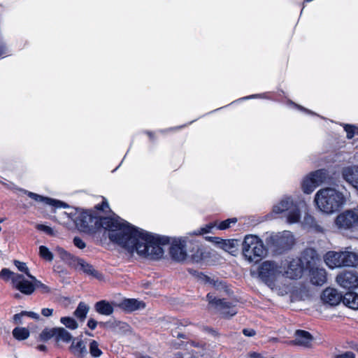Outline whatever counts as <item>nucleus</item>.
Instances as JSON below:
<instances>
[{
  "mask_svg": "<svg viewBox=\"0 0 358 358\" xmlns=\"http://www.w3.org/2000/svg\"><path fill=\"white\" fill-rule=\"evenodd\" d=\"M108 209V203L103 200L101 204L95 206L94 211L79 213L74 220L76 227L86 233H94L103 228L110 241L131 255L136 253L150 259H159L163 257L164 250L161 243L164 238L136 228L118 216L104 217L102 213Z\"/></svg>",
  "mask_w": 358,
  "mask_h": 358,
  "instance_id": "nucleus-1",
  "label": "nucleus"
},
{
  "mask_svg": "<svg viewBox=\"0 0 358 358\" xmlns=\"http://www.w3.org/2000/svg\"><path fill=\"white\" fill-rule=\"evenodd\" d=\"M315 202L321 211L329 214L339 210L345 203V198L342 193L327 187L321 189L316 193Z\"/></svg>",
  "mask_w": 358,
  "mask_h": 358,
  "instance_id": "nucleus-2",
  "label": "nucleus"
},
{
  "mask_svg": "<svg viewBox=\"0 0 358 358\" xmlns=\"http://www.w3.org/2000/svg\"><path fill=\"white\" fill-rule=\"evenodd\" d=\"M316 256L313 250H306L301 258L292 259L282 266V275L290 279H298L302 276L303 270L310 266Z\"/></svg>",
  "mask_w": 358,
  "mask_h": 358,
  "instance_id": "nucleus-3",
  "label": "nucleus"
},
{
  "mask_svg": "<svg viewBox=\"0 0 358 358\" xmlns=\"http://www.w3.org/2000/svg\"><path fill=\"white\" fill-rule=\"evenodd\" d=\"M242 254L248 262L257 263L266 255V250L258 236L249 234L242 243Z\"/></svg>",
  "mask_w": 358,
  "mask_h": 358,
  "instance_id": "nucleus-4",
  "label": "nucleus"
},
{
  "mask_svg": "<svg viewBox=\"0 0 358 358\" xmlns=\"http://www.w3.org/2000/svg\"><path fill=\"white\" fill-rule=\"evenodd\" d=\"M326 265L331 269L354 266L358 263V255L347 248L345 251H329L324 256Z\"/></svg>",
  "mask_w": 358,
  "mask_h": 358,
  "instance_id": "nucleus-5",
  "label": "nucleus"
},
{
  "mask_svg": "<svg viewBox=\"0 0 358 358\" xmlns=\"http://www.w3.org/2000/svg\"><path fill=\"white\" fill-rule=\"evenodd\" d=\"M258 277L272 289H277L283 277L282 267L274 262L265 261L258 267Z\"/></svg>",
  "mask_w": 358,
  "mask_h": 358,
  "instance_id": "nucleus-6",
  "label": "nucleus"
},
{
  "mask_svg": "<svg viewBox=\"0 0 358 358\" xmlns=\"http://www.w3.org/2000/svg\"><path fill=\"white\" fill-rule=\"evenodd\" d=\"M273 212L275 214H282L289 224L299 222L301 216L299 204L289 196L282 198L274 205Z\"/></svg>",
  "mask_w": 358,
  "mask_h": 358,
  "instance_id": "nucleus-7",
  "label": "nucleus"
},
{
  "mask_svg": "<svg viewBox=\"0 0 358 358\" xmlns=\"http://www.w3.org/2000/svg\"><path fill=\"white\" fill-rule=\"evenodd\" d=\"M328 173L325 169H319L310 172L301 180V186L303 193L311 194L318 186L323 184L327 179Z\"/></svg>",
  "mask_w": 358,
  "mask_h": 358,
  "instance_id": "nucleus-8",
  "label": "nucleus"
},
{
  "mask_svg": "<svg viewBox=\"0 0 358 358\" xmlns=\"http://www.w3.org/2000/svg\"><path fill=\"white\" fill-rule=\"evenodd\" d=\"M206 297L210 307L219 312L222 317L228 318L236 314V310L230 303L217 299L212 293H208Z\"/></svg>",
  "mask_w": 358,
  "mask_h": 358,
  "instance_id": "nucleus-9",
  "label": "nucleus"
},
{
  "mask_svg": "<svg viewBox=\"0 0 358 358\" xmlns=\"http://www.w3.org/2000/svg\"><path fill=\"white\" fill-rule=\"evenodd\" d=\"M336 224L340 229H356L358 227V210L353 209L344 211L337 216Z\"/></svg>",
  "mask_w": 358,
  "mask_h": 358,
  "instance_id": "nucleus-10",
  "label": "nucleus"
},
{
  "mask_svg": "<svg viewBox=\"0 0 358 358\" xmlns=\"http://www.w3.org/2000/svg\"><path fill=\"white\" fill-rule=\"evenodd\" d=\"M186 243L187 238L185 237H180L173 239L170 248V255L173 259L177 262H182L186 259Z\"/></svg>",
  "mask_w": 358,
  "mask_h": 358,
  "instance_id": "nucleus-11",
  "label": "nucleus"
},
{
  "mask_svg": "<svg viewBox=\"0 0 358 358\" xmlns=\"http://www.w3.org/2000/svg\"><path fill=\"white\" fill-rule=\"evenodd\" d=\"M336 282L346 289L358 287V274L353 271H343L336 276Z\"/></svg>",
  "mask_w": 358,
  "mask_h": 358,
  "instance_id": "nucleus-12",
  "label": "nucleus"
},
{
  "mask_svg": "<svg viewBox=\"0 0 358 358\" xmlns=\"http://www.w3.org/2000/svg\"><path fill=\"white\" fill-rule=\"evenodd\" d=\"M321 299L324 303L334 306L343 301V296L336 289L328 287L323 291Z\"/></svg>",
  "mask_w": 358,
  "mask_h": 358,
  "instance_id": "nucleus-13",
  "label": "nucleus"
},
{
  "mask_svg": "<svg viewBox=\"0 0 358 358\" xmlns=\"http://www.w3.org/2000/svg\"><path fill=\"white\" fill-rule=\"evenodd\" d=\"M13 287L21 293L30 295L34 292V282L25 280L23 275L15 276Z\"/></svg>",
  "mask_w": 358,
  "mask_h": 358,
  "instance_id": "nucleus-14",
  "label": "nucleus"
},
{
  "mask_svg": "<svg viewBox=\"0 0 358 358\" xmlns=\"http://www.w3.org/2000/svg\"><path fill=\"white\" fill-rule=\"evenodd\" d=\"M22 192H23L24 194H27L29 197L32 199L33 200L36 201V202H42L47 205L54 206L56 208H66L68 205L62 201H60L59 200H56L54 199H51L49 197H45L41 196L39 194H37L36 193L29 192L24 189H22Z\"/></svg>",
  "mask_w": 358,
  "mask_h": 358,
  "instance_id": "nucleus-15",
  "label": "nucleus"
},
{
  "mask_svg": "<svg viewBox=\"0 0 358 358\" xmlns=\"http://www.w3.org/2000/svg\"><path fill=\"white\" fill-rule=\"evenodd\" d=\"M343 179L358 191V166L345 167L342 171Z\"/></svg>",
  "mask_w": 358,
  "mask_h": 358,
  "instance_id": "nucleus-16",
  "label": "nucleus"
},
{
  "mask_svg": "<svg viewBox=\"0 0 358 358\" xmlns=\"http://www.w3.org/2000/svg\"><path fill=\"white\" fill-rule=\"evenodd\" d=\"M76 268L81 270L85 274L90 275L96 279L101 280L103 279V276L102 273H99L96 271L93 266L86 262L85 260L82 259H77L76 260Z\"/></svg>",
  "mask_w": 358,
  "mask_h": 358,
  "instance_id": "nucleus-17",
  "label": "nucleus"
},
{
  "mask_svg": "<svg viewBox=\"0 0 358 358\" xmlns=\"http://www.w3.org/2000/svg\"><path fill=\"white\" fill-rule=\"evenodd\" d=\"M313 341V336L308 331L297 330L294 334V340L292 343L304 348H310Z\"/></svg>",
  "mask_w": 358,
  "mask_h": 358,
  "instance_id": "nucleus-18",
  "label": "nucleus"
},
{
  "mask_svg": "<svg viewBox=\"0 0 358 358\" xmlns=\"http://www.w3.org/2000/svg\"><path fill=\"white\" fill-rule=\"evenodd\" d=\"M69 350L73 355L78 358H83L87 353L85 343L79 338L72 340Z\"/></svg>",
  "mask_w": 358,
  "mask_h": 358,
  "instance_id": "nucleus-19",
  "label": "nucleus"
},
{
  "mask_svg": "<svg viewBox=\"0 0 358 358\" xmlns=\"http://www.w3.org/2000/svg\"><path fill=\"white\" fill-rule=\"evenodd\" d=\"M310 281L316 285H322L327 282V272L324 268H314L310 270Z\"/></svg>",
  "mask_w": 358,
  "mask_h": 358,
  "instance_id": "nucleus-20",
  "label": "nucleus"
},
{
  "mask_svg": "<svg viewBox=\"0 0 358 358\" xmlns=\"http://www.w3.org/2000/svg\"><path fill=\"white\" fill-rule=\"evenodd\" d=\"M120 306L124 310L131 312L143 309L145 306V303L141 301H138L135 299H127L123 300L121 302Z\"/></svg>",
  "mask_w": 358,
  "mask_h": 358,
  "instance_id": "nucleus-21",
  "label": "nucleus"
},
{
  "mask_svg": "<svg viewBox=\"0 0 358 358\" xmlns=\"http://www.w3.org/2000/svg\"><path fill=\"white\" fill-rule=\"evenodd\" d=\"M202 280L204 282L205 285L212 288H215V289L220 291L224 290L227 292L226 284L223 281L219 280L217 278L204 275Z\"/></svg>",
  "mask_w": 358,
  "mask_h": 358,
  "instance_id": "nucleus-22",
  "label": "nucleus"
},
{
  "mask_svg": "<svg viewBox=\"0 0 358 358\" xmlns=\"http://www.w3.org/2000/svg\"><path fill=\"white\" fill-rule=\"evenodd\" d=\"M94 308L97 313L103 315H110L113 313L112 304L104 300L96 303Z\"/></svg>",
  "mask_w": 358,
  "mask_h": 358,
  "instance_id": "nucleus-23",
  "label": "nucleus"
},
{
  "mask_svg": "<svg viewBox=\"0 0 358 358\" xmlns=\"http://www.w3.org/2000/svg\"><path fill=\"white\" fill-rule=\"evenodd\" d=\"M343 303L354 310H358V294L355 292L346 293L343 296Z\"/></svg>",
  "mask_w": 358,
  "mask_h": 358,
  "instance_id": "nucleus-24",
  "label": "nucleus"
},
{
  "mask_svg": "<svg viewBox=\"0 0 358 358\" xmlns=\"http://www.w3.org/2000/svg\"><path fill=\"white\" fill-rule=\"evenodd\" d=\"M90 307L84 302H80L74 311V315L80 321L83 322L89 312Z\"/></svg>",
  "mask_w": 358,
  "mask_h": 358,
  "instance_id": "nucleus-25",
  "label": "nucleus"
},
{
  "mask_svg": "<svg viewBox=\"0 0 358 358\" xmlns=\"http://www.w3.org/2000/svg\"><path fill=\"white\" fill-rule=\"evenodd\" d=\"M278 243L284 247H289L294 243V237L289 231H284L278 238Z\"/></svg>",
  "mask_w": 358,
  "mask_h": 358,
  "instance_id": "nucleus-26",
  "label": "nucleus"
},
{
  "mask_svg": "<svg viewBox=\"0 0 358 358\" xmlns=\"http://www.w3.org/2000/svg\"><path fill=\"white\" fill-rule=\"evenodd\" d=\"M55 340L59 341H63L65 343H69L72 340L71 334L64 328H57L56 330V336Z\"/></svg>",
  "mask_w": 358,
  "mask_h": 358,
  "instance_id": "nucleus-27",
  "label": "nucleus"
},
{
  "mask_svg": "<svg viewBox=\"0 0 358 358\" xmlns=\"http://www.w3.org/2000/svg\"><path fill=\"white\" fill-rule=\"evenodd\" d=\"M13 336L18 341H23L29 336V331L24 327H16L13 330Z\"/></svg>",
  "mask_w": 358,
  "mask_h": 358,
  "instance_id": "nucleus-28",
  "label": "nucleus"
},
{
  "mask_svg": "<svg viewBox=\"0 0 358 358\" xmlns=\"http://www.w3.org/2000/svg\"><path fill=\"white\" fill-rule=\"evenodd\" d=\"M90 354L92 357L97 358L102 355L103 352L99 348L98 342L95 340H92L89 344Z\"/></svg>",
  "mask_w": 358,
  "mask_h": 358,
  "instance_id": "nucleus-29",
  "label": "nucleus"
},
{
  "mask_svg": "<svg viewBox=\"0 0 358 358\" xmlns=\"http://www.w3.org/2000/svg\"><path fill=\"white\" fill-rule=\"evenodd\" d=\"M20 275V274L19 273L12 272L11 271L6 268L1 269V271H0V278L5 281H8L9 280H11L12 285L14 283V279L15 278V276Z\"/></svg>",
  "mask_w": 358,
  "mask_h": 358,
  "instance_id": "nucleus-30",
  "label": "nucleus"
},
{
  "mask_svg": "<svg viewBox=\"0 0 358 358\" xmlns=\"http://www.w3.org/2000/svg\"><path fill=\"white\" fill-rule=\"evenodd\" d=\"M60 322L64 324L66 328L75 330L78 327V322L71 317H62L60 318Z\"/></svg>",
  "mask_w": 358,
  "mask_h": 358,
  "instance_id": "nucleus-31",
  "label": "nucleus"
},
{
  "mask_svg": "<svg viewBox=\"0 0 358 358\" xmlns=\"http://www.w3.org/2000/svg\"><path fill=\"white\" fill-rule=\"evenodd\" d=\"M29 278L31 279L34 282V289L36 288L38 289L43 294H48L50 292V287L41 281L38 280L34 276L29 275Z\"/></svg>",
  "mask_w": 358,
  "mask_h": 358,
  "instance_id": "nucleus-32",
  "label": "nucleus"
},
{
  "mask_svg": "<svg viewBox=\"0 0 358 358\" xmlns=\"http://www.w3.org/2000/svg\"><path fill=\"white\" fill-rule=\"evenodd\" d=\"M56 330L57 328H52L48 329L46 328L42 331V332L40 334V338L42 341H48L51 338H55L56 336Z\"/></svg>",
  "mask_w": 358,
  "mask_h": 358,
  "instance_id": "nucleus-33",
  "label": "nucleus"
},
{
  "mask_svg": "<svg viewBox=\"0 0 358 358\" xmlns=\"http://www.w3.org/2000/svg\"><path fill=\"white\" fill-rule=\"evenodd\" d=\"M39 255L40 256L46 261L52 262L53 260V254L49 250V249L41 245L39 247Z\"/></svg>",
  "mask_w": 358,
  "mask_h": 358,
  "instance_id": "nucleus-34",
  "label": "nucleus"
},
{
  "mask_svg": "<svg viewBox=\"0 0 358 358\" xmlns=\"http://www.w3.org/2000/svg\"><path fill=\"white\" fill-rule=\"evenodd\" d=\"M237 222L236 218H229L226 220L217 223V227L218 229L224 230L230 227L231 224H235Z\"/></svg>",
  "mask_w": 358,
  "mask_h": 358,
  "instance_id": "nucleus-35",
  "label": "nucleus"
},
{
  "mask_svg": "<svg viewBox=\"0 0 358 358\" xmlns=\"http://www.w3.org/2000/svg\"><path fill=\"white\" fill-rule=\"evenodd\" d=\"M217 226V222L209 223L206 224L205 227L200 228L198 231H195L193 232V234L195 235H202L207 233H209L213 228Z\"/></svg>",
  "mask_w": 358,
  "mask_h": 358,
  "instance_id": "nucleus-36",
  "label": "nucleus"
},
{
  "mask_svg": "<svg viewBox=\"0 0 358 358\" xmlns=\"http://www.w3.org/2000/svg\"><path fill=\"white\" fill-rule=\"evenodd\" d=\"M344 129L347 133L348 138H352L356 134H358V129L352 125L345 124Z\"/></svg>",
  "mask_w": 358,
  "mask_h": 358,
  "instance_id": "nucleus-37",
  "label": "nucleus"
},
{
  "mask_svg": "<svg viewBox=\"0 0 358 358\" xmlns=\"http://www.w3.org/2000/svg\"><path fill=\"white\" fill-rule=\"evenodd\" d=\"M36 228L38 230L41 231L48 235L52 236H55V231H54V229L52 228H51L49 226H46V225L42 224H38L36 226Z\"/></svg>",
  "mask_w": 358,
  "mask_h": 358,
  "instance_id": "nucleus-38",
  "label": "nucleus"
},
{
  "mask_svg": "<svg viewBox=\"0 0 358 358\" xmlns=\"http://www.w3.org/2000/svg\"><path fill=\"white\" fill-rule=\"evenodd\" d=\"M14 264L16 266V267L18 268L19 271L24 272L29 278V275H31L29 273V269L25 263L21 262L17 260H15Z\"/></svg>",
  "mask_w": 358,
  "mask_h": 358,
  "instance_id": "nucleus-39",
  "label": "nucleus"
},
{
  "mask_svg": "<svg viewBox=\"0 0 358 358\" xmlns=\"http://www.w3.org/2000/svg\"><path fill=\"white\" fill-rule=\"evenodd\" d=\"M73 243L77 248L80 249H83L86 246L85 242L79 237H75L73 238Z\"/></svg>",
  "mask_w": 358,
  "mask_h": 358,
  "instance_id": "nucleus-40",
  "label": "nucleus"
},
{
  "mask_svg": "<svg viewBox=\"0 0 358 358\" xmlns=\"http://www.w3.org/2000/svg\"><path fill=\"white\" fill-rule=\"evenodd\" d=\"M54 310L52 308H45L41 310V314L44 317H50L52 315Z\"/></svg>",
  "mask_w": 358,
  "mask_h": 358,
  "instance_id": "nucleus-41",
  "label": "nucleus"
},
{
  "mask_svg": "<svg viewBox=\"0 0 358 358\" xmlns=\"http://www.w3.org/2000/svg\"><path fill=\"white\" fill-rule=\"evenodd\" d=\"M335 358H355V355L352 352H347L341 355H338Z\"/></svg>",
  "mask_w": 358,
  "mask_h": 358,
  "instance_id": "nucleus-42",
  "label": "nucleus"
},
{
  "mask_svg": "<svg viewBox=\"0 0 358 358\" xmlns=\"http://www.w3.org/2000/svg\"><path fill=\"white\" fill-rule=\"evenodd\" d=\"M223 243H222V248L225 250H229L231 249V248L234 247V245H233V242L228 240V241H222Z\"/></svg>",
  "mask_w": 358,
  "mask_h": 358,
  "instance_id": "nucleus-43",
  "label": "nucleus"
},
{
  "mask_svg": "<svg viewBox=\"0 0 358 358\" xmlns=\"http://www.w3.org/2000/svg\"><path fill=\"white\" fill-rule=\"evenodd\" d=\"M57 251L62 259H67L69 256V254L62 248H57Z\"/></svg>",
  "mask_w": 358,
  "mask_h": 358,
  "instance_id": "nucleus-44",
  "label": "nucleus"
},
{
  "mask_svg": "<svg viewBox=\"0 0 358 358\" xmlns=\"http://www.w3.org/2000/svg\"><path fill=\"white\" fill-rule=\"evenodd\" d=\"M24 315L23 314V311L20 313L15 314L13 316V320L17 324H21L22 323V317Z\"/></svg>",
  "mask_w": 358,
  "mask_h": 358,
  "instance_id": "nucleus-45",
  "label": "nucleus"
},
{
  "mask_svg": "<svg viewBox=\"0 0 358 358\" xmlns=\"http://www.w3.org/2000/svg\"><path fill=\"white\" fill-rule=\"evenodd\" d=\"M243 334L245 336L252 337V336H254L256 333H255V331L252 329H244L243 330Z\"/></svg>",
  "mask_w": 358,
  "mask_h": 358,
  "instance_id": "nucleus-46",
  "label": "nucleus"
},
{
  "mask_svg": "<svg viewBox=\"0 0 358 358\" xmlns=\"http://www.w3.org/2000/svg\"><path fill=\"white\" fill-rule=\"evenodd\" d=\"M23 314H24V315H27L31 318H34V319H36V320H38L39 319V315L36 313H34V312H27V311H23Z\"/></svg>",
  "mask_w": 358,
  "mask_h": 358,
  "instance_id": "nucleus-47",
  "label": "nucleus"
},
{
  "mask_svg": "<svg viewBox=\"0 0 358 358\" xmlns=\"http://www.w3.org/2000/svg\"><path fill=\"white\" fill-rule=\"evenodd\" d=\"M87 326L92 330L94 329L97 326V322L92 318L89 319Z\"/></svg>",
  "mask_w": 358,
  "mask_h": 358,
  "instance_id": "nucleus-48",
  "label": "nucleus"
},
{
  "mask_svg": "<svg viewBox=\"0 0 358 358\" xmlns=\"http://www.w3.org/2000/svg\"><path fill=\"white\" fill-rule=\"evenodd\" d=\"M304 222L306 224H313L314 222V219L311 215H306L304 217Z\"/></svg>",
  "mask_w": 358,
  "mask_h": 358,
  "instance_id": "nucleus-49",
  "label": "nucleus"
},
{
  "mask_svg": "<svg viewBox=\"0 0 358 358\" xmlns=\"http://www.w3.org/2000/svg\"><path fill=\"white\" fill-rule=\"evenodd\" d=\"M37 350L39 351H46L47 347L45 345H39L36 347Z\"/></svg>",
  "mask_w": 358,
  "mask_h": 358,
  "instance_id": "nucleus-50",
  "label": "nucleus"
},
{
  "mask_svg": "<svg viewBox=\"0 0 358 358\" xmlns=\"http://www.w3.org/2000/svg\"><path fill=\"white\" fill-rule=\"evenodd\" d=\"M5 54V48L2 43H0V57Z\"/></svg>",
  "mask_w": 358,
  "mask_h": 358,
  "instance_id": "nucleus-51",
  "label": "nucleus"
},
{
  "mask_svg": "<svg viewBox=\"0 0 358 358\" xmlns=\"http://www.w3.org/2000/svg\"><path fill=\"white\" fill-rule=\"evenodd\" d=\"M250 357L252 358H260L261 357V355L258 353H256V352H253L250 355Z\"/></svg>",
  "mask_w": 358,
  "mask_h": 358,
  "instance_id": "nucleus-52",
  "label": "nucleus"
},
{
  "mask_svg": "<svg viewBox=\"0 0 358 358\" xmlns=\"http://www.w3.org/2000/svg\"><path fill=\"white\" fill-rule=\"evenodd\" d=\"M259 96L260 97V96H262V95L255 94V95L246 96V97L243 98V99H248L256 98V97H259Z\"/></svg>",
  "mask_w": 358,
  "mask_h": 358,
  "instance_id": "nucleus-53",
  "label": "nucleus"
},
{
  "mask_svg": "<svg viewBox=\"0 0 358 358\" xmlns=\"http://www.w3.org/2000/svg\"><path fill=\"white\" fill-rule=\"evenodd\" d=\"M204 330L208 331V332L212 333V334L215 333V331H214L213 329H212L210 328H208V327H205Z\"/></svg>",
  "mask_w": 358,
  "mask_h": 358,
  "instance_id": "nucleus-54",
  "label": "nucleus"
},
{
  "mask_svg": "<svg viewBox=\"0 0 358 358\" xmlns=\"http://www.w3.org/2000/svg\"><path fill=\"white\" fill-rule=\"evenodd\" d=\"M191 345L195 347H202L201 344H199V343H196L194 341L191 342Z\"/></svg>",
  "mask_w": 358,
  "mask_h": 358,
  "instance_id": "nucleus-55",
  "label": "nucleus"
},
{
  "mask_svg": "<svg viewBox=\"0 0 358 358\" xmlns=\"http://www.w3.org/2000/svg\"><path fill=\"white\" fill-rule=\"evenodd\" d=\"M138 358H150V357L148 356L141 355V356H138Z\"/></svg>",
  "mask_w": 358,
  "mask_h": 358,
  "instance_id": "nucleus-56",
  "label": "nucleus"
},
{
  "mask_svg": "<svg viewBox=\"0 0 358 358\" xmlns=\"http://www.w3.org/2000/svg\"><path fill=\"white\" fill-rule=\"evenodd\" d=\"M19 296H20V295H19V294H16L15 295V298H18V297H19Z\"/></svg>",
  "mask_w": 358,
  "mask_h": 358,
  "instance_id": "nucleus-57",
  "label": "nucleus"
},
{
  "mask_svg": "<svg viewBox=\"0 0 358 358\" xmlns=\"http://www.w3.org/2000/svg\"><path fill=\"white\" fill-rule=\"evenodd\" d=\"M86 334H87L88 336H92V334L88 333V332H87V331H86Z\"/></svg>",
  "mask_w": 358,
  "mask_h": 358,
  "instance_id": "nucleus-58",
  "label": "nucleus"
},
{
  "mask_svg": "<svg viewBox=\"0 0 358 358\" xmlns=\"http://www.w3.org/2000/svg\"><path fill=\"white\" fill-rule=\"evenodd\" d=\"M2 222H3V220L0 219V223H1Z\"/></svg>",
  "mask_w": 358,
  "mask_h": 358,
  "instance_id": "nucleus-59",
  "label": "nucleus"
},
{
  "mask_svg": "<svg viewBox=\"0 0 358 358\" xmlns=\"http://www.w3.org/2000/svg\"><path fill=\"white\" fill-rule=\"evenodd\" d=\"M1 230V227H0V231Z\"/></svg>",
  "mask_w": 358,
  "mask_h": 358,
  "instance_id": "nucleus-60",
  "label": "nucleus"
},
{
  "mask_svg": "<svg viewBox=\"0 0 358 358\" xmlns=\"http://www.w3.org/2000/svg\"><path fill=\"white\" fill-rule=\"evenodd\" d=\"M191 358H195V357H191Z\"/></svg>",
  "mask_w": 358,
  "mask_h": 358,
  "instance_id": "nucleus-61",
  "label": "nucleus"
},
{
  "mask_svg": "<svg viewBox=\"0 0 358 358\" xmlns=\"http://www.w3.org/2000/svg\"><path fill=\"white\" fill-rule=\"evenodd\" d=\"M357 350H358V349H357Z\"/></svg>",
  "mask_w": 358,
  "mask_h": 358,
  "instance_id": "nucleus-62",
  "label": "nucleus"
}]
</instances>
